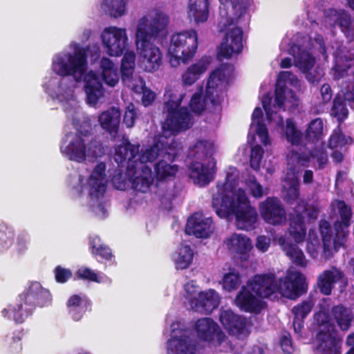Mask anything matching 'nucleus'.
<instances>
[{"mask_svg":"<svg viewBox=\"0 0 354 354\" xmlns=\"http://www.w3.org/2000/svg\"><path fill=\"white\" fill-rule=\"evenodd\" d=\"M51 68L62 77L72 76L77 82L83 79L88 104H97L104 95V91L99 76L93 71L86 73L88 55L84 48L77 46L73 53L57 55L53 61Z\"/></svg>","mask_w":354,"mask_h":354,"instance_id":"1","label":"nucleus"},{"mask_svg":"<svg viewBox=\"0 0 354 354\" xmlns=\"http://www.w3.org/2000/svg\"><path fill=\"white\" fill-rule=\"evenodd\" d=\"M212 207L221 218L235 216L236 225L239 230L251 231L256 228L258 214L243 189L237 191L222 190L212 196Z\"/></svg>","mask_w":354,"mask_h":354,"instance_id":"2","label":"nucleus"},{"mask_svg":"<svg viewBox=\"0 0 354 354\" xmlns=\"http://www.w3.org/2000/svg\"><path fill=\"white\" fill-rule=\"evenodd\" d=\"M337 209L339 218L333 223V228L326 220L319 222V232L323 243V257L330 259L334 252L344 248L349 235V227L353 216L351 206L344 201H338Z\"/></svg>","mask_w":354,"mask_h":354,"instance_id":"3","label":"nucleus"},{"mask_svg":"<svg viewBox=\"0 0 354 354\" xmlns=\"http://www.w3.org/2000/svg\"><path fill=\"white\" fill-rule=\"evenodd\" d=\"M213 145L207 140H198L189 149L192 158L189 165V176L196 185L207 186L214 179L216 162L211 159Z\"/></svg>","mask_w":354,"mask_h":354,"instance_id":"4","label":"nucleus"},{"mask_svg":"<svg viewBox=\"0 0 354 354\" xmlns=\"http://www.w3.org/2000/svg\"><path fill=\"white\" fill-rule=\"evenodd\" d=\"M52 300L50 291L44 288L39 282L32 283L26 292L20 294L17 298V303L10 306L9 309H3L1 313H10L14 320L17 323H23L30 315L36 306H48Z\"/></svg>","mask_w":354,"mask_h":354,"instance_id":"5","label":"nucleus"},{"mask_svg":"<svg viewBox=\"0 0 354 354\" xmlns=\"http://www.w3.org/2000/svg\"><path fill=\"white\" fill-rule=\"evenodd\" d=\"M168 99L164 103V110L167 113L165 124L167 129L174 135L189 129L193 125V118L187 107H180L184 93L178 91H167Z\"/></svg>","mask_w":354,"mask_h":354,"instance_id":"6","label":"nucleus"},{"mask_svg":"<svg viewBox=\"0 0 354 354\" xmlns=\"http://www.w3.org/2000/svg\"><path fill=\"white\" fill-rule=\"evenodd\" d=\"M225 79L224 69L218 68L212 71L207 80L205 96L201 93H195L192 97L189 104L192 111L200 114L205 111L207 103L211 104L215 110L220 108L223 100L222 87Z\"/></svg>","mask_w":354,"mask_h":354,"instance_id":"7","label":"nucleus"},{"mask_svg":"<svg viewBox=\"0 0 354 354\" xmlns=\"http://www.w3.org/2000/svg\"><path fill=\"white\" fill-rule=\"evenodd\" d=\"M198 48V34L191 29L177 32L171 36L169 47V62L176 67L180 62L186 63L194 57Z\"/></svg>","mask_w":354,"mask_h":354,"instance_id":"8","label":"nucleus"},{"mask_svg":"<svg viewBox=\"0 0 354 354\" xmlns=\"http://www.w3.org/2000/svg\"><path fill=\"white\" fill-rule=\"evenodd\" d=\"M139 39H136L138 50L140 51L141 65L143 69L149 73L158 71L162 64V54L160 48L151 41H147V35L140 33Z\"/></svg>","mask_w":354,"mask_h":354,"instance_id":"9","label":"nucleus"},{"mask_svg":"<svg viewBox=\"0 0 354 354\" xmlns=\"http://www.w3.org/2000/svg\"><path fill=\"white\" fill-rule=\"evenodd\" d=\"M90 131L84 133L77 131L76 133L69 132L66 134L68 144L65 147L61 146V152L70 160L83 162L87 156V142Z\"/></svg>","mask_w":354,"mask_h":354,"instance_id":"10","label":"nucleus"},{"mask_svg":"<svg viewBox=\"0 0 354 354\" xmlns=\"http://www.w3.org/2000/svg\"><path fill=\"white\" fill-rule=\"evenodd\" d=\"M259 210L261 217L268 224L278 226L286 222V210L278 197H267L266 200L259 203Z\"/></svg>","mask_w":354,"mask_h":354,"instance_id":"11","label":"nucleus"},{"mask_svg":"<svg viewBox=\"0 0 354 354\" xmlns=\"http://www.w3.org/2000/svg\"><path fill=\"white\" fill-rule=\"evenodd\" d=\"M305 277L298 271H288L278 281V292L290 299H296L306 292Z\"/></svg>","mask_w":354,"mask_h":354,"instance_id":"12","label":"nucleus"},{"mask_svg":"<svg viewBox=\"0 0 354 354\" xmlns=\"http://www.w3.org/2000/svg\"><path fill=\"white\" fill-rule=\"evenodd\" d=\"M102 43L110 56H121L128 46V37L124 28L110 26L102 34Z\"/></svg>","mask_w":354,"mask_h":354,"instance_id":"13","label":"nucleus"},{"mask_svg":"<svg viewBox=\"0 0 354 354\" xmlns=\"http://www.w3.org/2000/svg\"><path fill=\"white\" fill-rule=\"evenodd\" d=\"M168 23L169 17L161 11H156L149 22L147 17H143L138 26L136 39H139L140 33H145L147 41H151L166 30Z\"/></svg>","mask_w":354,"mask_h":354,"instance_id":"14","label":"nucleus"},{"mask_svg":"<svg viewBox=\"0 0 354 354\" xmlns=\"http://www.w3.org/2000/svg\"><path fill=\"white\" fill-rule=\"evenodd\" d=\"M247 285L261 298H268L278 292V281L274 273L257 274L248 281Z\"/></svg>","mask_w":354,"mask_h":354,"instance_id":"15","label":"nucleus"},{"mask_svg":"<svg viewBox=\"0 0 354 354\" xmlns=\"http://www.w3.org/2000/svg\"><path fill=\"white\" fill-rule=\"evenodd\" d=\"M195 329L198 337L207 342L216 341L217 345H221L226 339L225 333L218 325L211 318H201L197 320Z\"/></svg>","mask_w":354,"mask_h":354,"instance_id":"16","label":"nucleus"},{"mask_svg":"<svg viewBox=\"0 0 354 354\" xmlns=\"http://www.w3.org/2000/svg\"><path fill=\"white\" fill-rule=\"evenodd\" d=\"M326 327L327 331L320 330L317 333V351L321 354H342V339L337 337L334 326L328 324Z\"/></svg>","mask_w":354,"mask_h":354,"instance_id":"17","label":"nucleus"},{"mask_svg":"<svg viewBox=\"0 0 354 354\" xmlns=\"http://www.w3.org/2000/svg\"><path fill=\"white\" fill-rule=\"evenodd\" d=\"M219 321L224 328L227 330L228 333L231 335H235L239 338L248 334L246 319L235 314L230 309L221 311Z\"/></svg>","mask_w":354,"mask_h":354,"instance_id":"18","label":"nucleus"},{"mask_svg":"<svg viewBox=\"0 0 354 354\" xmlns=\"http://www.w3.org/2000/svg\"><path fill=\"white\" fill-rule=\"evenodd\" d=\"M339 282L344 283V286H346L348 279L343 271L335 266H333L331 269L324 270L319 275L317 285L322 295L328 296L331 295L334 284Z\"/></svg>","mask_w":354,"mask_h":354,"instance_id":"19","label":"nucleus"},{"mask_svg":"<svg viewBox=\"0 0 354 354\" xmlns=\"http://www.w3.org/2000/svg\"><path fill=\"white\" fill-rule=\"evenodd\" d=\"M324 16L331 26H338L347 38L353 37V19L348 12L344 9L329 8L325 11Z\"/></svg>","mask_w":354,"mask_h":354,"instance_id":"20","label":"nucleus"},{"mask_svg":"<svg viewBox=\"0 0 354 354\" xmlns=\"http://www.w3.org/2000/svg\"><path fill=\"white\" fill-rule=\"evenodd\" d=\"M243 32L241 28L234 27L225 35V41H223L218 56L229 59L234 53L239 54L243 50Z\"/></svg>","mask_w":354,"mask_h":354,"instance_id":"21","label":"nucleus"},{"mask_svg":"<svg viewBox=\"0 0 354 354\" xmlns=\"http://www.w3.org/2000/svg\"><path fill=\"white\" fill-rule=\"evenodd\" d=\"M212 219L205 218L201 213H194L187 221L185 232L196 238H207L212 234Z\"/></svg>","mask_w":354,"mask_h":354,"instance_id":"22","label":"nucleus"},{"mask_svg":"<svg viewBox=\"0 0 354 354\" xmlns=\"http://www.w3.org/2000/svg\"><path fill=\"white\" fill-rule=\"evenodd\" d=\"M139 145H133L130 142L127 141L123 145L116 147L115 151L114 158L118 164H122L124 162H128V169H133L134 174L137 173L139 167L138 156Z\"/></svg>","mask_w":354,"mask_h":354,"instance_id":"23","label":"nucleus"},{"mask_svg":"<svg viewBox=\"0 0 354 354\" xmlns=\"http://www.w3.org/2000/svg\"><path fill=\"white\" fill-rule=\"evenodd\" d=\"M251 289L243 286L237 294L235 302L236 306L246 313H259L263 308V302L254 295Z\"/></svg>","mask_w":354,"mask_h":354,"instance_id":"24","label":"nucleus"},{"mask_svg":"<svg viewBox=\"0 0 354 354\" xmlns=\"http://www.w3.org/2000/svg\"><path fill=\"white\" fill-rule=\"evenodd\" d=\"M121 112L118 108L111 107L103 111L99 115V122L101 127L107 132L112 140H115L118 136Z\"/></svg>","mask_w":354,"mask_h":354,"instance_id":"25","label":"nucleus"},{"mask_svg":"<svg viewBox=\"0 0 354 354\" xmlns=\"http://www.w3.org/2000/svg\"><path fill=\"white\" fill-rule=\"evenodd\" d=\"M66 308L73 319L77 322L91 310V301L84 294H73L67 300Z\"/></svg>","mask_w":354,"mask_h":354,"instance_id":"26","label":"nucleus"},{"mask_svg":"<svg viewBox=\"0 0 354 354\" xmlns=\"http://www.w3.org/2000/svg\"><path fill=\"white\" fill-rule=\"evenodd\" d=\"M105 171L106 165L103 162H99L94 167L88 180L91 195L99 198L105 193L107 183Z\"/></svg>","mask_w":354,"mask_h":354,"instance_id":"27","label":"nucleus"},{"mask_svg":"<svg viewBox=\"0 0 354 354\" xmlns=\"http://www.w3.org/2000/svg\"><path fill=\"white\" fill-rule=\"evenodd\" d=\"M288 232L296 243H302L305 240L306 227L302 213L296 212L290 216Z\"/></svg>","mask_w":354,"mask_h":354,"instance_id":"28","label":"nucleus"},{"mask_svg":"<svg viewBox=\"0 0 354 354\" xmlns=\"http://www.w3.org/2000/svg\"><path fill=\"white\" fill-rule=\"evenodd\" d=\"M164 149V142L160 140H156L154 143L145 151L141 154L138 153V161L139 167L138 169H141L145 171V169L150 171L149 168L146 163L148 162H153L156 160L158 157L162 158V150Z\"/></svg>","mask_w":354,"mask_h":354,"instance_id":"29","label":"nucleus"},{"mask_svg":"<svg viewBox=\"0 0 354 354\" xmlns=\"http://www.w3.org/2000/svg\"><path fill=\"white\" fill-rule=\"evenodd\" d=\"M188 15L196 24L205 22L209 17V0H189Z\"/></svg>","mask_w":354,"mask_h":354,"instance_id":"30","label":"nucleus"},{"mask_svg":"<svg viewBox=\"0 0 354 354\" xmlns=\"http://www.w3.org/2000/svg\"><path fill=\"white\" fill-rule=\"evenodd\" d=\"M220 303L218 294L216 290L209 289L206 292H201L196 299V307L201 308L205 314H210L216 308Z\"/></svg>","mask_w":354,"mask_h":354,"instance_id":"31","label":"nucleus"},{"mask_svg":"<svg viewBox=\"0 0 354 354\" xmlns=\"http://www.w3.org/2000/svg\"><path fill=\"white\" fill-rule=\"evenodd\" d=\"M227 249L232 253L245 254L250 250L251 241L245 235L232 234L225 241Z\"/></svg>","mask_w":354,"mask_h":354,"instance_id":"32","label":"nucleus"},{"mask_svg":"<svg viewBox=\"0 0 354 354\" xmlns=\"http://www.w3.org/2000/svg\"><path fill=\"white\" fill-rule=\"evenodd\" d=\"M313 307L312 301L304 300L292 308V313L294 315L292 324L295 332H300L304 328V319L311 312Z\"/></svg>","mask_w":354,"mask_h":354,"instance_id":"33","label":"nucleus"},{"mask_svg":"<svg viewBox=\"0 0 354 354\" xmlns=\"http://www.w3.org/2000/svg\"><path fill=\"white\" fill-rule=\"evenodd\" d=\"M324 123L321 118L313 120L308 125L305 131V145H319L323 137Z\"/></svg>","mask_w":354,"mask_h":354,"instance_id":"34","label":"nucleus"},{"mask_svg":"<svg viewBox=\"0 0 354 354\" xmlns=\"http://www.w3.org/2000/svg\"><path fill=\"white\" fill-rule=\"evenodd\" d=\"M345 101L339 93L336 94L333 100L330 115L337 120L338 125H341L348 117L349 111Z\"/></svg>","mask_w":354,"mask_h":354,"instance_id":"35","label":"nucleus"},{"mask_svg":"<svg viewBox=\"0 0 354 354\" xmlns=\"http://www.w3.org/2000/svg\"><path fill=\"white\" fill-rule=\"evenodd\" d=\"M100 68L104 82L110 86H115L119 79L117 68L113 62L107 57H102L100 60Z\"/></svg>","mask_w":354,"mask_h":354,"instance_id":"36","label":"nucleus"},{"mask_svg":"<svg viewBox=\"0 0 354 354\" xmlns=\"http://www.w3.org/2000/svg\"><path fill=\"white\" fill-rule=\"evenodd\" d=\"M136 54L126 51L121 62L120 73L122 82L131 81L135 70Z\"/></svg>","mask_w":354,"mask_h":354,"instance_id":"37","label":"nucleus"},{"mask_svg":"<svg viewBox=\"0 0 354 354\" xmlns=\"http://www.w3.org/2000/svg\"><path fill=\"white\" fill-rule=\"evenodd\" d=\"M331 313L340 329L342 330L349 329L352 317L346 308L342 304L335 306L332 308Z\"/></svg>","mask_w":354,"mask_h":354,"instance_id":"38","label":"nucleus"},{"mask_svg":"<svg viewBox=\"0 0 354 354\" xmlns=\"http://www.w3.org/2000/svg\"><path fill=\"white\" fill-rule=\"evenodd\" d=\"M297 53L294 55V64L303 73L310 71L315 65V58L308 51L297 46Z\"/></svg>","mask_w":354,"mask_h":354,"instance_id":"39","label":"nucleus"},{"mask_svg":"<svg viewBox=\"0 0 354 354\" xmlns=\"http://www.w3.org/2000/svg\"><path fill=\"white\" fill-rule=\"evenodd\" d=\"M283 248L294 264L301 268L306 267L307 261L305 255L297 244L286 243L283 244Z\"/></svg>","mask_w":354,"mask_h":354,"instance_id":"40","label":"nucleus"},{"mask_svg":"<svg viewBox=\"0 0 354 354\" xmlns=\"http://www.w3.org/2000/svg\"><path fill=\"white\" fill-rule=\"evenodd\" d=\"M168 354H192L187 338L172 337L167 342Z\"/></svg>","mask_w":354,"mask_h":354,"instance_id":"41","label":"nucleus"},{"mask_svg":"<svg viewBox=\"0 0 354 354\" xmlns=\"http://www.w3.org/2000/svg\"><path fill=\"white\" fill-rule=\"evenodd\" d=\"M98 237L93 238L90 242L91 253L99 262L110 261L113 257L111 250L107 245L100 244Z\"/></svg>","mask_w":354,"mask_h":354,"instance_id":"42","label":"nucleus"},{"mask_svg":"<svg viewBox=\"0 0 354 354\" xmlns=\"http://www.w3.org/2000/svg\"><path fill=\"white\" fill-rule=\"evenodd\" d=\"M102 8L112 17H119L124 14L126 3L124 0H103Z\"/></svg>","mask_w":354,"mask_h":354,"instance_id":"43","label":"nucleus"},{"mask_svg":"<svg viewBox=\"0 0 354 354\" xmlns=\"http://www.w3.org/2000/svg\"><path fill=\"white\" fill-rule=\"evenodd\" d=\"M285 135L287 141L292 145L299 146L302 143L303 133L297 129L296 123L290 118L286 121Z\"/></svg>","mask_w":354,"mask_h":354,"instance_id":"44","label":"nucleus"},{"mask_svg":"<svg viewBox=\"0 0 354 354\" xmlns=\"http://www.w3.org/2000/svg\"><path fill=\"white\" fill-rule=\"evenodd\" d=\"M205 71L206 66L204 64L196 63L191 65L182 75L183 84L187 86L193 84Z\"/></svg>","mask_w":354,"mask_h":354,"instance_id":"45","label":"nucleus"},{"mask_svg":"<svg viewBox=\"0 0 354 354\" xmlns=\"http://www.w3.org/2000/svg\"><path fill=\"white\" fill-rule=\"evenodd\" d=\"M143 173L144 176L140 175L134 178L132 182V187L136 192L146 193L153 184V176L151 169H150V171L145 169Z\"/></svg>","mask_w":354,"mask_h":354,"instance_id":"46","label":"nucleus"},{"mask_svg":"<svg viewBox=\"0 0 354 354\" xmlns=\"http://www.w3.org/2000/svg\"><path fill=\"white\" fill-rule=\"evenodd\" d=\"M168 160L161 159L155 165V171L158 180H162L167 177L174 176L178 171V166L171 165Z\"/></svg>","mask_w":354,"mask_h":354,"instance_id":"47","label":"nucleus"},{"mask_svg":"<svg viewBox=\"0 0 354 354\" xmlns=\"http://www.w3.org/2000/svg\"><path fill=\"white\" fill-rule=\"evenodd\" d=\"M300 196V183L297 178L288 180V187L286 189L283 200L288 205L297 202Z\"/></svg>","mask_w":354,"mask_h":354,"instance_id":"48","label":"nucleus"},{"mask_svg":"<svg viewBox=\"0 0 354 354\" xmlns=\"http://www.w3.org/2000/svg\"><path fill=\"white\" fill-rule=\"evenodd\" d=\"M348 140H351V138H347L343 133L341 125H337L329 138L328 147L333 149H342L348 144Z\"/></svg>","mask_w":354,"mask_h":354,"instance_id":"49","label":"nucleus"},{"mask_svg":"<svg viewBox=\"0 0 354 354\" xmlns=\"http://www.w3.org/2000/svg\"><path fill=\"white\" fill-rule=\"evenodd\" d=\"M193 250L189 245H185L181 248L176 259L178 268L183 270L189 267L193 259Z\"/></svg>","mask_w":354,"mask_h":354,"instance_id":"50","label":"nucleus"},{"mask_svg":"<svg viewBox=\"0 0 354 354\" xmlns=\"http://www.w3.org/2000/svg\"><path fill=\"white\" fill-rule=\"evenodd\" d=\"M14 232L6 224H0V251L9 248L13 243Z\"/></svg>","mask_w":354,"mask_h":354,"instance_id":"51","label":"nucleus"},{"mask_svg":"<svg viewBox=\"0 0 354 354\" xmlns=\"http://www.w3.org/2000/svg\"><path fill=\"white\" fill-rule=\"evenodd\" d=\"M241 282L239 273L230 272L224 274L223 278V287L225 290L230 292L238 288Z\"/></svg>","mask_w":354,"mask_h":354,"instance_id":"52","label":"nucleus"},{"mask_svg":"<svg viewBox=\"0 0 354 354\" xmlns=\"http://www.w3.org/2000/svg\"><path fill=\"white\" fill-rule=\"evenodd\" d=\"M308 148V152L299 153L298 151H292L290 155V159L295 162L298 165L302 167H308V163L313 158V146L310 148Z\"/></svg>","mask_w":354,"mask_h":354,"instance_id":"53","label":"nucleus"},{"mask_svg":"<svg viewBox=\"0 0 354 354\" xmlns=\"http://www.w3.org/2000/svg\"><path fill=\"white\" fill-rule=\"evenodd\" d=\"M104 154V149L102 143L96 139L88 140L87 156L92 158L102 157Z\"/></svg>","mask_w":354,"mask_h":354,"instance_id":"54","label":"nucleus"},{"mask_svg":"<svg viewBox=\"0 0 354 354\" xmlns=\"http://www.w3.org/2000/svg\"><path fill=\"white\" fill-rule=\"evenodd\" d=\"M263 149L261 146L257 145L251 149L250 164V167L255 171L260 169L261 160L263 156Z\"/></svg>","mask_w":354,"mask_h":354,"instance_id":"55","label":"nucleus"},{"mask_svg":"<svg viewBox=\"0 0 354 354\" xmlns=\"http://www.w3.org/2000/svg\"><path fill=\"white\" fill-rule=\"evenodd\" d=\"M221 4L224 6L230 5L238 19H240L246 13L247 7L244 3V0H218Z\"/></svg>","mask_w":354,"mask_h":354,"instance_id":"56","label":"nucleus"},{"mask_svg":"<svg viewBox=\"0 0 354 354\" xmlns=\"http://www.w3.org/2000/svg\"><path fill=\"white\" fill-rule=\"evenodd\" d=\"M137 115L135 105L133 103L129 104L126 107L123 116V122L127 128H131L134 126Z\"/></svg>","mask_w":354,"mask_h":354,"instance_id":"57","label":"nucleus"},{"mask_svg":"<svg viewBox=\"0 0 354 354\" xmlns=\"http://www.w3.org/2000/svg\"><path fill=\"white\" fill-rule=\"evenodd\" d=\"M247 186L250 194L255 198H260L264 195L261 185L257 181L255 176L250 177L247 180Z\"/></svg>","mask_w":354,"mask_h":354,"instance_id":"58","label":"nucleus"},{"mask_svg":"<svg viewBox=\"0 0 354 354\" xmlns=\"http://www.w3.org/2000/svg\"><path fill=\"white\" fill-rule=\"evenodd\" d=\"M313 158H316L318 169H324L328 164V155L322 149L318 148V145L313 146Z\"/></svg>","mask_w":354,"mask_h":354,"instance_id":"59","label":"nucleus"},{"mask_svg":"<svg viewBox=\"0 0 354 354\" xmlns=\"http://www.w3.org/2000/svg\"><path fill=\"white\" fill-rule=\"evenodd\" d=\"M55 281L59 283H64L72 277V272L70 269L64 268L61 266H57L54 269Z\"/></svg>","mask_w":354,"mask_h":354,"instance_id":"60","label":"nucleus"},{"mask_svg":"<svg viewBox=\"0 0 354 354\" xmlns=\"http://www.w3.org/2000/svg\"><path fill=\"white\" fill-rule=\"evenodd\" d=\"M286 85H281V83L275 84L274 101L279 108L284 106L286 100Z\"/></svg>","mask_w":354,"mask_h":354,"instance_id":"61","label":"nucleus"},{"mask_svg":"<svg viewBox=\"0 0 354 354\" xmlns=\"http://www.w3.org/2000/svg\"><path fill=\"white\" fill-rule=\"evenodd\" d=\"M178 156V149L174 143L168 145L164 142V149L162 150V159L167 160L170 162H173L176 160Z\"/></svg>","mask_w":354,"mask_h":354,"instance_id":"62","label":"nucleus"},{"mask_svg":"<svg viewBox=\"0 0 354 354\" xmlns=\"http://www.w3.org/2000/svg\"><path fill=\"white\" fill-rule=\"evenodd\" d=\"M76 275L80 279H86L95 282L99 281L97 274L88 268L79 269L76 272Z\"/></svg>","mask_w":354,"mask_h":354,"instance_id":"63","label":"nucleus"},{"mask_svg":"<svg viewBox=\"0 0 354 354\" xmlns=\"http://www.w3.org/2000/svg\"><path fill=\"white\" fill-rule=\"evenodd\" d=\"M256 131L262 143L264 145H267L270 142V140L268 130L266 125L261 121H258L257 123Z\"/></svg>","mask_w":354,"mask_h":354,"instance_id":"64","label":"nucleus"}]
</instances>
